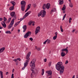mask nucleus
I'll use <instances>...</instances> for the list:
<instances>
[{"label": "nucleus", "mask_w": 78, "mask_h": 78, "mask_svg": "<svg viewBox=\"0 0 78 78\" xmlns=\"http://www.w3.org/2000/svg\"><path fill=\"white\" fill-rule=\"evenodd\" d=\"M60 29L61 32H63V31H64V30L62 29V25L60 26Z\"/></svg>", "instance_id": "nucleus-27"}, {"label": "nucleus", "mask_w": 78, "mask_h": 78, "mask_svg": "<svg viewBox=\"0 0 78 78\" xmlns=\"http://www.w3.org/2000/svg\"><path fill=\"white\" fill-rule=\"evenodd\" d=\"M75 31V29H74L73 30V31H72V32H74Z\"/></svg>", "instance_id": "nucleus-63"}, {"label": "nucleus", "mask_w": 78, "mask_h": 78, "mask_svg": "<svg viewBox=\"0 0 78 78\" xmlns=\"http://www.w3.org/2000/svg\"><path fill=\"white\" fill-rule=\"evenodd\" d=\"M30 55L31 52H29L27 55L26 57V58L27 59V60L25 63H24V66H25V67H27V66L28 64V62L30 61Z\"/></svg>", "instance_id": "nucleus-2"}, {"label": "nucleus", "mask_w": 78, "mask_h": 78, "mask_svg": "<svg viewBox=\"0 0 78 78\" xmlns=\"http://www.w3.org/2000/svg\"><path fill=\"white\" fill-rule=\"evenodd\" d=\"M69 1L70 2L69 3V5L70 7H71V8H72V7H73V5L71 3V0H69Z\"/></svg>", "instance_id": "nucleus-25"}, {"label": "nucleus", "mask_w": 78, "mask_h": 78, "mask_svg": "<svg viewBox=\"0 0 78 78\" xmlns=\"http://www.w3.org/2000/svg\"><path fill=\"white\" fill-rule=\"evenodd\" d=\"M46 8L48 9H49L50 7V3H47L46 5Z\"/></svg>", "instance_id": "nucleus-12"}, {"label": "nucleus", "mask_w": 78, "mask_h": 78, "mask_svg": "<svg viewBox=\"0 0 78 78\" xmlns=\"http://www.w3.org/2000/svg\"><path fill=\"white\" fill-rule=\"evenodd\" d=\"M8 73H9L8 72H7L6 73V74L5 75H8Z\"/></svg>", "instance_id": "nucleus-61"}, {"label": "nucleus", "mask_w": 78, "mask_h": 78, "mask_svg": "<svg viewBox=\"0 0 78 78\" xmlns=\"http://www.w3.org/2000/svg\"><path fill=\"white\" fill-rule=\"evenodd\" d=\"M47 40H46L44 42H43L44 44H46V43H47Z\"/></svg>", "instance_id": "nucleus-47"}, {"label": "nucleus", "mask_w": 78, "mask_h": 78, "mask_svg": "<svg viewBox=\"0 0 78 78\" xmlns=\"http://www.w3.org/2000/svg\"><path fill=\"white\" fill-rule=\"evenodd\" d=\"M5 47L1 48V49H0V52H1V53H2V52L4 50H5Z\"/></svg>", "instance_id": "nucleus-19"}, {"label": "nucleus", "mask_w": 78, "mask_h": 78, "mask_svg": "<svg viewBox=\"0 0 78 78\" xmlns=\"http://www.w3.org/2000/svg\"><path fill=\"white\" fill-rule=\"evenodd\" d=\"M56 69L58 71H59V73L62 75L64 70V66H63V63L61 62H58L55 65Z\"/></svg>", "instance_id": "nucleus-1"}, {"label": "nucleus", "mask_w": 78, "mask_h": 78, "mask_svg": "<svg viewBox=\"0 0 78 78\" xmlns=\"http://www.w3.org/2000/svg\"><path fill=\"white\" fill-rule=\"evenodd\" d=\"M13 61H15V62H17V58L15 59V60H13Z\"/></svg>", "instance_id": "nucleus-52"}, {"label": "nucleus", "mask_w": 78, "mask_h": 78, "mask_svg": "<svg viewBox=\"0 0 78 78\" xmlns=\"http://www.w3.org/2000/svg\"><path fill=\"white\" fill-rule=\"evenodd\" d=\"M14 6H12L10 7L9 8V10L10 11H12V10H13V9H14Z\"/></svg>", "instance_id": "nucleus-29"}, {"label": "nucleus", "mask_w": 78, "mask_h": 78, "mask_svg": "<svg viewBox=\"0 0 78 78\" xmlns=\"http://www.w3.org/2000/svg\"><path fill=\"white\" fill-rule=\"evenodd\" d=\"M35 67H31L30 69V70L32 72H34V70Z\"/></svg>", "instance_id": "nucleus-32"}, {"label": "nucleus", "mask_w": 78, "mask_h": 78, "mask_svg": "<svg viewBox=\"0 0 78 78\" xmlns=\"http://www.w3.org/2000/svg\"><path fill=\"white\" fill-rule=\"evenodd\" d=\"M46 73H48V76H50L52 74V71L51 70L47 71H46Z\"/></svg>", "instance_id": "nucleus-5"}, {"label": "nucleus", "mask_w": 78, "mask_h": 78, "mask_svg": "<svg viewBox=\"0 0 78 78\" xmlns=\"http://www.w3.org/2000/svg\"><path fill=\"white\" fill-rule=\"evenodd\" d=\"M14 69H13L12 70V73H14Z\"/></svg>", "instance_id": "nucleus-62"}, {"label": "nucleus", "mask_w": 78, "mask_h": 78, "mask_svg": "<svg viewBox=\"0 0 78 78\" xmlns=\"http://www.w3.org/2000/svg\"><path fill=\"white\" fill-rule=\"evenodd\" d=\"M37 30H40L41 29V27L39 26L37 27V28H36Z\"/></svg>", "instance_id": "nucleus-41"}, {"label": "nucleus", "mask_w": 78, "mask_h": 78, "mask_svg": "<svg viewBox=\"0 0 78 78\" xmlns=\"http://www.w3.org/2000/svg\"><path fill=\"white\" fill-rule=\"evenodd\" d=\"M28 9H29L27 8V9H26V10L25 11V12H27L28 11Z\"/></svg>", "instance_id": "nucleus-54"}, {"label": "nucleus", "mask_w": 78, "mask_h": 78, "mask_svg": "<svg viewBox=\"0 0 78 78\" xmlns=\"http://www.w3.org/2000/svg\"><path fill=\"white\" fill-rule=\"evenodd\" d=\"M68 61H67V60H66V63H65V64H68Z\"/></svg>", "instance_id": "nucleus-58"}, {"label": "nucleus", "mask_w": 78, "mask_h": 78, "mask_svg": "<svg viewBox=\"0 0 78 78\" xmlns=\"http://www.w3.org/2000/svg\"><path fill=\"white\" fill-rule=\"evenodd\" d=\"M15 14L16 13L15 12H12L10 13V16H12H12H14L16 15V14Z\"/></svg>", "instance_id": "nucleus-16"}, {"label": "nucleus", "mask_w": 78, "mask_h": 78, "mask_svg": "<svg viewBox=\"0 0 78 78\" xmlns=\"http://www.w3.org/2000/svg\"><path fill=\"white\" fill-rule=\"evenodd\" d=\"M33 23V22H30L29 25H31V23Z\"/></svg>", "instance_id": "nucleus-55"}, {"label": "nucleus", "mask_w": 78, "mask_h": 78, "mask_svg": "<svg viewBox=\"0 0 78 78\" xmlns=\"http://www.w3.org/2000/svg\"><path fill=\"white\" fill-rule=\"evenodd\" d=\"M26 17H27L25 15H24V16H23V18H20V22L21 21H22V20H23V19H24Z\"/></svg>", "instance_id": "nucleus-26"}, {"label": "nucleus", "mask_w": 78, "mask_h": 78, "mask_svg": "<svg viewBox=\"0 0 78 78\" xmlns=\"http://www.w3.org/2000/svg\"><path fill=\"white\" fill-rule=\"evenodd\" d=\"M25 67H26V66H24V67H23V68H22V70H24V69H25Z\"/></svg>", "instance_id": "nucleus-51"}, {"label": "nucleus", "mask_w": 78, "mask_h": 78, "mask_svg": "<svg viewBox=\"0 0 78 78\" xmlns=\"http://www.w3.org/2000/svg\"><path fill=\"white\" fill-rule=\"evenodd\" d=\"M51 64V62H49L48 65H49V67H50Z\"/></svg>", "instance_id": "nucleus-42"}, {"label": "nucleus", "mask_w": 78, "mask_h": 78, "mask_svg": "<svg viewBox=\"0 0 78 78\" xmlns=\"http://www.w3.org/2000/svg\"><path fill=\"white\" fill-rule=\"evenodd\" d=\"M5 22L4 21L2 22L1 23L2 25H3V24L4 25V24H5Z\"/></svg>", "instance_id": "nucleus-43"}, {"label": "nucleus", "mask_w": 78, "mask_h": 78, "mask_svg": "<svg viewBox=\"0 0 78 78\" xmlns=\"http://www.w3.org/2000/svg\"><path fill=\"white\" fill-rule=\"evenodd\" d=\"M40 32V30L38 29H36V30L35 31V34L37 35V33H39Z\"/></svg>", "instance_id": "nucleus-14"}, {"label": "nucleus", "mask_w": 78, "mask_h": 78, "mask_svg": "<svg viewBox=\"0 0 78 78\" xmlns=\"http://www.w3.org/2000/svg\"><path fill=\"white\" fill-rule=\"evenodd\" d=\"M46 14V12L45 11V10H42L40 11L39 13H38V17H40L41 16L42 17H44L45 16Z\"/></svg>", "instance_id": "nucleus-3"}, {"label": "nucleus", "mask_w": 78, "mask_h": 78, "mask_svg": "<svg viewBox=\"0 0 78 78\" xmlns=\"http://www.w3.org/2000/svg\"><path fill=\"white\" fill-rule=\"evenodd\" d=\"M14 24V22H12L11 23V22L10 23V24L9 25L8 27V29H11V27H12V25Z\"/></svg>", "instance_id": "nucleus-7"}, {"label": "nucleus", "mask_w": 78, "mask_h": 78, "mask_svg": "<svg viewBox=\"0 0 78 78\" xmlns=\"http://www.w3.org/2000/svg\"><path fill=\"white\" fill-rule=\"evenodd\" d=\"M65 9H66L65 8H64L63 7L62 8V11H64Z\"/></svg>", "instance_id": "nucleus-50"}, {"label": "nucleus", "mask_w": 78, "mask_h": 78, "mask_svg": "<svg viewBox=\"0 0 78 78\" xmlns=\"http://www.w3.org/2000/svg\"><path fill=\"white\" fill-rule=\"evenodd\" d=\"M11 18H10L9 19H8V22H10V21H11Z\"/></svg>", "instance_id": "nucleus-45"}, {"label": "nucleus", "mask_w": 78, "mask_h": 78, "mask_svg": "<svg viewBox=\"0 0 78 78\" xmlns=\"http://www.w3.org/2000/svg\"><path fill=\"white\" fill-rule=\"evenodd\" d=\"M44 62H47V58L44 59Z\"/></svg>", "instance_id": "nucleus-59"}, {"label": "nucleus", "mask_w": 78, "mask_h": 78, "mask_svg": "<svg viewBox=\"0 0 78 78\" xmlns=\"http://www.w3.org/2000/svg\"><path fill=\"white\" fill-rule=\"evenodd\" d=\"M31 34V31H28L26 33L24 36V38H27L29 36H30Z\"/></svg>", "instance_id": "nucleus-4"}, {"label": "nucleus", "mask_w": 78, "mask_h": 78, "mask_svg": "<svg viewBox=\"0 0 78 78\" xmlns=\"http://www.w3.org/2000/svg\"><path fill=\"white\" fill-rule=\"evenodd\" d=\"M30 66L31 67H35V63H34L32 62H31L30 63Z\"/></svg>", "instance_id": "nucleus-9"}, {"label": "nucleus", "mask_w": 78, "mask_h": 78, "mask_svg": "<svg viewBox=\"0 0 78 78\" xmlns=\"http://www.w3.org/2000/svg\"><path fill=\"white\" fill-rule=\"evenodd\" d=\"M11 78H14V74L13 73L12 74Z\"/></svg>", "instance_id": "nucleus-48"}, {"label": "nucleus", "mask_w": 78, "mask_h": 78, "mask_svg": "<svg viewBox=\"0 0 78 78\" xmlns=\"http://www.w3.org/2000/svg\"><path fill=\"white\" fill-rule=\"evenodd\" d=\"M2 25L4 28H6V25L5 23H4V24H3V25Z\"/></svg>", "instance_id": "nucleus-39"}, {"label": "nucleus", "mask_w": 78, "mask_h": 78, "mask_svg": "<svg viewBox=\"0 0 78 78\" xmlns=\"http://www.w3.org/2000/svg\"><path fill=\"white\" fill-rule=\"evenodd\" d=\"M68 47H66V48L63 49H62L61 51H62V52L66 51V53H68Z\"/></svg>", "instance_id": "nucleus-6"}, {"label": "nucleus", "mask_w": 78, "mask_h": 78, "mask_svg": "<svg viewBox=\"0 0 78 78\" xmlns=\"http://www.w3.org/2000/svg\"><path fill=\"white\" fill-rule=\"evenodd\" d=\"M1 74V78H3V72L2 71H0Z\"/></svg>", "instance_id": "nucleus-24"}, {"label": "nucleus", "mask_w": 78, "mask_h": 78, "mask_svg": "<svg viewBox=\"0 0 78 78\" xmlns=\"http://www.w3.org/2000/svg\"><path fill=\"white\" fill-rule=\"evenodd\" d=\"M5 33L6 34H11V32L9 31V30H8V31H7L5 32Z\"/></svg>", "instance_id": "nucleus-30"}, {"label": "nucleus", "mask_w": 78, "mask_h": 78, "mask_svg": "<svg viewBox=\"0 0 78 78\" xmlns=\"http://www.w3.org/2000/svg\"><path fill=\"white\" fill-rule=\"evenodd\" d=\"M33 6L34 8H35V7L37 5H36V3H34V4H33Z\"/></svg>", "instance_id": "nucleus-40"}, {"label": "nucleus", "mask_w": 78, "mask_h": 78, "mask_svg": "<svg viewBox=\"0 0 78 78\" xmlns=\"http://www.w3.org/2000/svg\"><path fill=\"white\" fill-rule=\"evenodd\" d=\"M66 53L65 52H62L61 53V55L62 57H64L65 56H66Z\"/></svg>", "instance_id": "nucleus-18"}, {"label": "nucleus", "mask_w": 78, "mask_h": 78, "mask_svg": "<svg viewBox=\"0 0 78 78\" xmlns=\"http://www.w3.org/2000/svg\"><path fill=\"white\" fill-rule=\"evenodd\" d=\"M25 6H21V10L22 11H24L25 10Z\"/></svg>", "instance_id": "nucleus-28"}, {"label": "nucleus", "mask_w": 78, "mask_h": 78, "mask_svg": "<svg viewBox=\"0 0 78 78\" xmlns=\"http://www.w3.org/2000/svg\"><path fill=\"white\" fill-rule=\"evenodd\" d=\"M2 20H3V18H0V21H2Z\"/></svg>", "instance_id": "nucleus-53"}, {"label": "nucleus", "mask_w": 78, "mask_h": 78, "mask_svg": "<svg viewBox=\"0 0 78 78\" xmlns=\"http://www.w3.org/2000/svg\"><path fill=\"white\" fill-rule=\"evenodd\" d=\"M58 2H59V5H62L64 3V1L63 0H59Z\"/></svg>", "instance_id": "nucleus-17"}, {"label": "nucleus", "mask_w": 78, "mask_h": 78, "mask_svg": "<svg viewBox=\"0 0 78 78\" xmlns=\"http://www.w3.org/2000/svg\"><path fill=\"white\" fill-rule=\"evenodd\" d=\"M46 4H44L43 6V9L44 10H45L46 9Z\"/></svg>", "instance_id": "nucleus-21"}, {"label": "nucleus", "mask_w": 78, "mask_h": 78, "mask_svg": "<svg viewBox=\"0 0 78 78\" xmlns=\"http://www.w3.org/2000/svg\"><path fill=\"white\" fill-rule=\"evenodd\" d=\"M30 13H31V11H29L27 12L24 15L26 17H27V16H28L29 15V14H30Z\"/></svg>", "instance_id": "nucleus-13"}, {"label": "nucleus", "mask_w": 78, "mask_h": 78, "mask_svg": "<svg viewBox=\"0 0 78 78\" xmlns=\"http://www.w3.org/2000/svg\"><path fill=\"white\" fill-rule=\"evenodd\" d=\"M30 40L31 41H33V39L32 38V37H30L29 38Z\"/></svg>", "instance_id": "nucleus-44"}, {"label": "nucleus", "mask_w": 78, "mask_h": 78, "mask_svg": "<svg viewBox=\"0 0 78 78\" xmlns=\"http://www.w3.org/2000/svg\"><path fill=\"white\" fill-rule=\"evenodd\" d=\"M35 73H34V72H32L30 75L31 78H33V77H34V75Z\"/></svg>", "instance_id": "nucleus-15"}, {"label": "nucleus", "mask_w": 78, "mask_h": 78, "mask_svg": "<svg viewBox=\"0 0 78 78\" xmlns=\"http://www.w3.org/2000/svg\"><path fill=\"white\" fill-rule=\"evenodd\" d=\"M3 28V27H1L0 26V29H2Z\"/></svg>", "instance_id": "nucleus-64"}, {"label": "nucleus", "mask_w": 78, "mask_h": 78, "mask_svg": "<svg viewBox=\"0 0 78 78\" xmlns=\"http://www.w3.org/2000/svg\"><path fill=\"white\" fill-rule=\"evenodd\" d=\"M32 62L35 64V62H36V59H32V61H31Z\"/></svg>", "instance_id": "nucleus-36"}, {"label": "nucleus", "mask_w": 78, "mask_h": 78, "mask_svg": "<svg viewBox=\"0 0 78 78\" xmlns=\"http://www.w3.org/2000/svg\"><path fill=\"white\" fill-rule=\"evenodd\" d=\"M63 8H65V9H66V5H64L63 7Z\"/></svg>", "instance_id": "nucleus-56"}, {"label": "nucleus", "mask_w": 78, "mask_h": 78, "mask_svg": "<svg viewBox=\"0 0 78 78\" xmlns=\"http://www.w3.org/2000/svg\"><path fill=\"white\" fill-rule=\"evenodd\" d=\"M47 41V44H50V40L48 39L47 40H46Z\"/></svg>", "instance_id": "nucleus-33"}, {"label": "nucleus", "mask_w": 78, "mask_h": 78, "mask_svg": "<svg viewBox=\"0 0 78 78\" xmlns=\"http://www.w3.org/2000/svg\"><path fill=\"white\" fill-rule=\"evenodd\" d=\"M37 50H38V51L41 50V49L39 48H37Z\"/></svg>", "instance_id": "nucleus-46"}, {"label": "nucleus", "mask_w": 78, "mask_h": 78, "mask_svg": "<svg viewBox=\"0 0 78 78\" xmlns=\"http://www.w3.org/2000/svg\"><path fill=\"white\" fill-rule=\"evenodd\" d=\"M3 20H4V22H5L7 20V18H6V17H4Z\"/></svg>", "instance_id": "nucleus-34"}, {"label": "nucleus", "mask_w": 78, "mask_h": 78, "mask_svg": "<svg viewBox=\"0 0 78 78\" xmlns=\"http://www.w3.org/2000/svg\"><path fill=\"white\" fill-rule=\"evenodd\" d=\"M17 60H18V61H21V59H20V58H17Z\"/></svg>", "instance_id": "nucleus-49"}, {"label": "nucleus", "mask_w": 78, "mask_h": 78, "mask_svg": "<svg viewBox=\"0 0 78 78\" xmlns=\"http://www.w3.org/2000/svg\"><path fill=\"white\" fill-rule=\"evenodd\" d=\"M14 27H13L12 29V31L14 30Z\"/></svg>", "instance_id": "nucleus-57"}, {"label": "nucleus", "mask_w": 78, "mask_h": 78, "mask_svg": "<svg viewBox=\"0 0 78 78\" xmlns=\"http://www.w3.org/2000/svg\"><path fill=\"white\" fill-rule=\"evenodd\" d=\"M31 4H29V5H28L27 8H28V9H30V8H31Z\"/></svg>", "instance_id": "nucleus-35"}, {"label": "nucleus", "mask_w": 78, "mask_h": 78, "mask_svg": "<svg viewBox=\"0 0 78 78\" xmlns=\"http://www.w3.org/2000/svg\"><path fill=\"white\" fill-rule=\"evenodd\" d=\"M56 12V8H54L51 9V13H52V12Z\"/></svg>", "instance_id": "nucleus-23"}, {"label": "nucleus", "mask_w": 78, "mask_h": 78, "mask_svg": "<svg viewBox=\"0 0 78 78\" xmlns=\"http://www.w3.org/2000/svg\"><path fill=\"white\" fill-rule=\"evenodd\" d=\"M55 34L56 35L55 36H57V35H58V32H56L55 33Z\"/></svg>", "instance_id": "nucleus-60"}, {"label": "nucleus", "mask_w": 78, "mask_h": 78, "mask_svg": "<svg viewBox=\"0 0 78 78\" xmlns=\"http://www.w3.org/2000/svg\"><path fill=\"white\" fill-rule=\"evenodd\" d=\"M21 6H25V5H26V2L24 1H22L21 2Z\"/></svg>", "instance_id": "nucleus-8"}, {"label": "nucleus", "mask_w": 78, "mask_h": 78, "mask_svg": "<svg viewBox=\"0 0 78 78\" xmlns=\"http://www.w3.org/2000/svg\"><path fill=\"white\" fill-rule=\"evenodd\" d=\"M20 21L16 23L14 26L15 27H17V26L18 25L19 23H20Z\"/></svg>", "instance_id": "nucleus-20"}, {"label": "nucleus", "mask_w": 78, "mask_h": 78, "mask_svg": "<svg viewBox=\"0 0 78 78\" xmlns=\"http://www.w3.org/2000/svg\"><path fill=\"white\" fill-rule=\"evenodd\" d=\"M56 38H57V36L55 35V36L53 37V39L55 40V39H56Z\"/></svg>", "instance_id": "nucleus-38"}, {"label": "nucleus", "mask_w": 78, "mask_h": 78, "mask_svg": "<svg viewBox=\"0 0 78 78\" xmlns=\"http://www.w3.org/2000/svg\"><path fill=\"white\" fill-rule=\"evenodd\" d=\"M66 14H65L64 16H63V19H62V20H64V19H65V17H66Z\"/></svg>", "instance_id": "nucleus-37"}, {"label": "nucleus", "mask_w": 78, "mask_h": 78, "mask_svg": "<svg viewBox=\"0 0 78 78\" xmlns=\"http://www.w3.org/2000/svg\"><path fill=\"white\" fill-rule=\"evenodd\" d=\"M23 33H25V31H26V30H27V26L26 25H24L23 27Z\"/></svg>", "instance_id": "nucleus-10"}, {"label": "nucleus", "mask_w": 78, "mask_h": 78, "mask_svg": "<svg viewBox=\"0 0 78 78\" xmlns=\"http://www.w3.org/2000/svg\"><path fill=\"white\" fill-rule=\"evenodd\" d=\"M44 74V69H42L41 75H43Z\"/></svg>", "instance_id": "nucleus-31"}, {"label": "nucleus", "mask_w": 78, "mask_h": 78, "mask_svg": "<svg viewBox=\"0 0 78 78\" xmlns=\"http://www.w3.org/2000/svg\"><path fill=\"white\" fill-rule=\"evenodd\" d=\"M12 17L13 18V19L12 20L11 23L13 22V23H14V20H16V15H15L12 16Z\"/></svg>", "instance_id": "nucleus-11"}, {"label": "nucleus", "mask_w": 78, "mask_h": 78, "mask_svg": "<svg viewBox=\"0 0 78 78\" xmlns=\"http://www.w3.org/2000/svg\"><path fill=\"white\" fill-rule=\"evenodd\" d=\"M13 5V6H15V5H16V2L14 1H11L10 2Z\"/></svg>", "instance_id": "nucleus-22"}]
</instances>
